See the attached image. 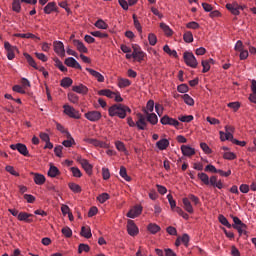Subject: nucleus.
<instances>
[{"instance_id":"obj_62","label":"nucleus","mask_w":256,"mask_h":256,"mask_svg":"<svg viewBox=\"0 0 256 256\" xmlns=\"http://www.w3.org/2000/svg\"><path fill=\"white\" fill-rule=\"evenodd\" d=\"M167 199L169 201L170 207L171 209H175L177 207V203L175 202V200L173 199V195L168 194L167 195Z\"/></svg>"},{"instance_id":"obj_42","label":"nucleus","mask_w":256,"mask_h":256,"mask_svg":"<svg viewBox=\"0 0 256 256\" xmlns=\"http://www.w3.org/2000/svg\"><path fill=\"white\" fill-rule=\"evenodd\" d=\"M185 43H193V33L191 31H186L183 35Z\"/></svg>"},{"instance_id":"obj_10","label":"nucleus","mask_w":256,"mask_h":256,"mask_svg":"<svg viewBox=\"0 0 256 256\" xmlns=\"http://www.w3.org/2000/svg\"><path fill=\"white\" fill-rule=\"evenodd\" d=\"M127 231L128 234L131 235V237H135V235L139 233V228H137V225H135V222L133 220H128Z\"/></svg>"},{"instance_id":"obj_12","label":"nucleus","mask_w":256,"mask_h":256,"mask_svg":"<svg viewBox=\"0 0 256 256\" xmlns=\"http://www.w3.org/2000/svg\"><path fill=\"white\" fill-rule=\"evenodd\" d=\"M65 65H67V67H72L73 69H79L81 71L82 67L81 64H79V62H77V60H75V58L73 57H68L65 59Z\"/></svg>"},{"instance_id":"obj_32","label":"nucleus","mask_w":256,"mask_h":256,"mask_svg":"<svg viewBox=\"0 0 256 256\" xmlns=\"http://www.w3.org/2000/svg\"><path fill=\"white\" fill-rule=\"evenodd\" d=\"M218 221L221 223V225H224V227L231 229V223H229V220H227V218L223 214H220L218 216Z\"/></svg>"},{"instance_id":"obj_22","label":"nucleus","mask_w":256,"mask_h":256,"mask_svg":"<svg viewBox=\"0 0 256 256\" xmlns=\"http://www.w3.org/2000/svg\"><path fill=\"white\" fill-rule=\"evenodd\" d=\"M226 9L232 13V15H239V9H241V6L239 4L234 3V4H227Z\"/></svg>"},{"instance_id":"obj_27","label":"nucleus","mask_w":256,"mask_h":256,"mask_svg":"<svg viewBox=\"0 0 256 256\" xmlns=\"http://www.w3.org/2000/svg\"><path fill=\"white\" fill-rule=\"evenodd\" d=\"M225 139H230V141L232 143H234V145H239L240 147H245V145H247V142L239 141V140L233 138V134H227Z\"/></svg>"},{"instance_id":"obj_30","label":"nucleus","mask_w":256,"mask_h":256,"mask_svg":"<svg viewBox=\"0 0 256 256\" xmlns=\"http://www.w3.org/2000/svg\"><path fill=\"white\" fill-rule=\"evenodd\" d=\"M81 235H82V237H85V239H91V237H92L91 228L83 226L81 228Z\"/></svg>"},{"instance_id":"obj_40","label":"nucleus","mask_w":256,"mask_h":256,"mask_svg":"<svg viewBox=\"0 0 256 256\" xmlns=\"http://www.w3.org/2000/svg\"><path fill=\"white\" fill-rule=\"evenodd\" d=\"M148 231H150V233L155 235V233H159V231H161V227H159V225L157 224H149Z\"/></svg>"},{"instance_id":"obj_18","label":"nucleus","mask_w":256,"mask_h":256,"mask_svg":"<svg viewBox=\"0 0 256 256\" xmlns=\"http://www.w3.org/2000/svg\"><path fill=\"white\" fill-rule=\"evenodd\" d=\"M181 151L185 157H191V156L195 155V149L190 146H187V145H182Z\"/></svg>"},{"instance_id":"obj_61","label":"nucleus","mask_w":256,"mask_h":256,"mask_svg":"<svg viewBox=\"0 0 256 256\" xmlns=\"http://www.w3.org/2000/svg\"><path fill=\"white\" fill-rule=\"evenodd\" d=\"M224 159H228V161H233L237 156L233 152H225L223 154Z\"/></svg>"},{"instance_id":"obj_31","label":"nucleus","mask_w":256,"mask_h":256,"mask_svg":"<svg viewBox=\"0 0 256 256\" xmlns=\"http://www.w3.org/2000/svg\"><path fill=\"white\" fill-rule=\"evenodd\" d=\"M129 85H131V80H129L127 78H120L118 80V87H120V89H123L125 87H129Z\"/></svg>"},{"instance_id":"obj_13","label":"nucleus","mask_w":256,"mask_h":256,"mask_svg":"<svg viewBox=\"0 0 256 256\" xmlns=\"http://www.w3.org/2000/svg\"><path fill=\"white\" fill-rule=\"evenodd\" d=\"M143 212V207L141 206H135L132 208L128 213L127 217L130 219H135V217H139V215Z\"/></svg>"},{"instance_id":"obj_56","label":"nucleus","mask_w":256,"mask_h":256,"mask_svg":"<svg viewBox=\"0 0 256 256\" xmlns=\"http://www.w3.org/2000/svg\"><path fill=\"white\" fill-rule=\"evenodd\" d=\"M202 73H207L211 69V64H209V61L207 60H202Z\"/></svg>"},{"instance_id":"obj_9","label":"nucleus","mask_w":256,"mask_h":256,"mask_svg":"<svg viewBox=\"0 0 256 256\" xmlns=\"http://www.w3.org/2000/svg\"><path fill=\"white\" fill-rule=\"evenodd\" d=\"M137 117H138V120L136 121V127H138L140 131H145L147 127V118L141 113H138Z\"/></svg>"},{"instance_id":"obj_46","label":"nucleus","mask_w":256,"mask_h":256,"mask_svg":"<svg viewBox=\"0 0 256 256\" xmlns=\"http://www.w3.org/2000/svg\"><path fill=\"white\" fill-rule=\"evenodd\" d=\"M83 251L85 253H89V251H91V247H89V245H87V244H80L78 246V253L81 254V253H83Z\"/></svg>"},{"instance_id":"obj_14","label":"nucleus","mask_w":256,"mask_h":256,"mask_svg":"<svg viewBox=\"0 0 256 256\" xmlns=\"http://www.w3.org/2000/svg\"><path fill=\"white\" fill-rule=\"evenodd\" d=\"M144 113L146 114V121H148V123H151V125H157V123H159L157 114L149 113L147 110H144Z\"/></svg>"},{"instance_id":"obj_41","label":"nucleus","mask_w":256,"mask_h":256,"mask_svg":"<svg viewBox=\"0 0 256 256\" xmlns=\"http://www.w3.org/2000/svg\"><path fill=\"white\" fill-rule=\"evenodd\" d=\"M182 98L184 103H186V105H189L190 107L195 105V100H193L191 96H189V94H184Z\"/></svg>"},{"instance_id":"obj_15","label":"nucleus","mask_w":256,"mask_h":256,"mask_svg":"<svg viewBox=\"0 0 256 256\" xmlns=\"http://www.w3.org/2000/svg\"><path fill=\"white\" fill-rule=\"evenodd\" d=\"M72 91H74V93H79V95H87V93H89V88L83 84H79L78 86H73Z\"/></svg>"},{"instance_id":"obj_5","label":"nucleus","mask_w":256,"mask_h":256,"mask_svg":"<svg viewBox=\"0 0 256 256\" xmlns=\"http://www.w3.org/2000/svg\"><path fill=\"white\" fill-rule=\"evenodd\" d=\"M133 59H136L139 63L145 59V52L141 50V47L139 45H133Z\"/></svg>"},{"instance_id":"obj_7","label":"nucleus","mask_w":256,"mask_h":256,"mask_svg":"<svg viewBox=\"0 0 256 256\" xmlns=\"http://www.w3.org/2000/svg\"><path fill=\"white\" fill-rule=\"evenodd\" d=\"M4 48L7 51V58L9 61H13V59H15V51H17V48L9 42H4Z\"/></svg>"},{"instance_id":"obj_28","label":"nucleus","mask_w":256,"mask_h":256,"mask_svg":"<svg viewBox=\"0 0 256 256\" xmlns=\"http://www.w3.org/2000/svg\"><path fill=\"white\" fill-rule=\"evenodd\" d=\"M24 57L27 63L30 65V67H33L34 69H39V67L37 66V63L35 62V59H33L31 55H29L28 53H24Z\"/></svg>"},{"instance_id":"obj_38","label":"nucleus","mask_w":256,"mask_h":256,"mask_svg":"<svg viewBox=\"0 0 256 256\" xmlns=\"http://www.w3.org/2000/svg\"><path fill=\"white\" fill-rule=\"evenodd\" d=\"M132 19L134 21V27L135 29H137V31L139 33L143 32V28L141 27V23L139 22V20L137 19V15L133 14Z\"/></svg>"},{"instance_id":"obj_54","label":"nucleus","mask_w":256,"mask_h":256,"mask_svg":"<svg viewBox=\"0 0 256 256\" xmlns=\"http://www.w3.org/2000/svg\"><path fill=\"white\" fill-rule=\"evenodd\" d=\"M62 234L69 238L73 236V231L71 230V228H69V226H65L64 228H62Z\"/></svg>"},{"instance_id":"obj_4","label":"nucleus","mask_w":256,"mask_h":256,"mask_svg":"<svg viewBox=\"0 0 256 256\" xmlns=\"http://www.w3.org/2000/svg\"><path fill=\"white\" fill-rule=\"evenodd\" d=\"M10 148L13 151H18L21 155L24 157H29V150L27 149V146L25 144L17 143L10 145Z\"/></svg>"},{"instance_id":"obj_58","label":"nucleus","mask_w":256,"mask_h":256,"mask_svg":"<svg viewBox=\"0 0 256 256\" xmlns=\"http://www.w3.org/2000/svg\"><path fill=\"white\" fill-rule=\"evenodd\" d=\"M177 91L178 93H187V91H189V86H187V84H180L177 87Z\"/></svg>"},{"instance_id":"obj_49","label":"nucleus","mask_w":256,"mask_h":256,"mask_svg":"<svg viewBox=\"0 0 256 256\" xmlns=\"http://www.w3.org/2000/svg\"><path fill=\"white\" fill-rule=\"evenodd\" d=\"M153 109H155V102L153 100H149L144 111H147V113H153Z\"/></svg>"},{"instance_id":"obj_37","label":"nucleus","mask_w":256,"mask_h":256,"mask_svg":"<svg viewBox=\"0 0 256 256\" xmlns=\"http://www.w3.org/2000/svg\"><path fill=\"white\" fill-rule=\"evenodd\" d=\"M12 11H15V13L21 12V1L20 0H13Z\"/></svg>"},{"instance_id":"obj_11","label":"nucleus","mask_w":256,"mask_h":256,"mask_svg":"<svg viewBox=\"0 0 256 256\" xmlns=\"http://www.w3.org/2000/svg\"><path fill=\"white\" fill-rule=\"evenodd\" d=\"M54 51L59 55V57H65V45H63V42H54Z\"/></svg>"},{"instance_id":"obj_51","label":"nucleus","mask_w":256,"mask_h":256,"mask_svg":"<svg viewBox=\"0 0 256 256\" xmlns=\"http://www.w3.org/2000/svg\"><path fill=\"white\" fill-rule=\"evenodd\" d=\"M187 199H189V201H192V203H194V205L201 204V200H199V197L195 196L194 194H189Z\"/></svg>"},{"instance_id":"obj_19","label":"nucleus","mask_w":256,"mask_h":256,"mask_svg":"<svg viewBox=\"0 0 256 256\" xmlns=\"http://www.w3.org/2000/svg\"><path fill=\"white\" fill-rule=\"evenodd\" d=\"M80 164L82 165L84 171H86L87 175H91V173H93V166L89 163V161L82 159Z\"/></svg>"},{"instance_id":"obj_8","label":"nucleus","mask_w":256,"mask_h":256,"mask_svg":"<svg viewBox=\"0 0 256 256\" xmlns=\"http://www.w3.org/2000/svg\"><path fill=\"white\" fill-rule=\"evenodd\" d=\"M102 115L99 111H89L85 113V118L88 119V121H91L92 123H95L101 119Z\"/></svg>"},{"instance_id":"obj_47","label":"nucleus","mask_w":256,"mask_h":256,"mask_svg":"<svg viewBox=\"0 0 256 256\" xmlns=\"http://www.w3.org/2000/svg\"><path fill=\"white\" fill-rule=\"evenodd\" d=\"M94 25L97 27V29H107L109 27V25H107V23L101 19L96 21Z\"/></svg>"},{"instance_id":"obj_44","label":"nucleus","mask_w":256,"mask_h":256,"mask_svg":"<svg viewBox=\"0 0 256 256\" xmlns=\"http://www.w3.org/2000/svg\"><path fill=\"white\" fill-rule=\"evenodd\" d=\"M54 62H55L56 67H58V69L60 71H62L63 73H65L67 71V67H65L63 65V62H61V60H59V58L54 59Z\"/></svg>"},{"instance_id":"obj_39","label":"nucleus","mask_w":256,"mask_h":256,"mask_svg":"<svg viewBox=\"0 0 256 256\" xmlns=\"http://www.w3.org/2000/svg\"><path fill=\"white\" fill-rule=\"evenodd\" d=\"M198 179H200V181H202L204 185H209V175H207L206 173H198Z\"/></svg>"},{"instance_id":"obj_33","label":"nucleus","mask_w":256,"mask_h":256,"mask_svg":"<svg viewBox=\"0 0 256 256\" xmlns=\"http://www.w3.org/2000/svg\"><path fill=\"white\" fill-rule=\"evenodd\" d=\"M90 35H92V37H98L99 39H107L109 37L108 33H103L101 31L90 32Z\"/></svg>"},{"instance_id":"obj_17","label":"nucleus","mask_w":256,"mask_h":256,"mask_svg":"<svg viewBox=\"0 0 256 256\" xmlns=\"http://www.w3.org/2000/svg\"><path fill=\"white\" fill-rule=\"evenodd\" d=\"M86 71L92 75V77H95L97 79L98 83H104L105 82V77L101 75V73L91 69V68H86Z\"/></svg>"},{"instance_id":"obj_53","label":"nucleus","mask_w":256,"mask_h":256,"mask_svg":"<svg viewBox=\"0 0 256 256\" xmlns=\"http://www.w3.org/2000/svg\"><path fill=\"white\" fill-rule=\"evenodd\" d=\"M178 119L182 123H191L193 121V115L179 116Z\"/></svg>"},{"instance_id":"obj_24","label":"nucleus","mask_w":256,"mask_h":256,"mask_svg":"<svg viewBox=\"0 0 256 256\" xmlns=\"http://www.w3.org/2000/svg\"><path fill=\"white\" fill-rule=\"evenodd\" d=\"M182 203H183L184 209H185V211H187V213H190V214L194 213L193 205L191 204V201L189 200V198H183Z\"/></svg>"},{"instance_id":"obj_34","label":"nucleus","mask_w":256,"mask_h":256,"mask_svg":"<svg viewBox=\"0 0 256 256\" xmlns=\"http://www.w3.org/2000/svg\"><path fill=\"white\" fill-rule=\"evenodd\" d=\"M160 28L164 31L165 35H167L168 37H171V35H173V30H171V28L167 24L160 23Z\"/></svg>"},{"instance_id":"obj_55","label":"nucleus","mask_w":256,"mask_h":256,"mask_svg":"<svg viewBox=\"0 0 256 256\" xmlns=\"http://www.w3.org/2000/svg\"><path fill=\"white\" fill-rule=\"evenodd\" d=\"M68 100L71 103H78L79 102V96H77V94L75 93H68Z\"/></svg>"},{"instance_id":"obj_64","label":"nucleus","mask_w":256,"mask_h":256,"mask_svg":"<svg viewBox=\"0 0 256 256\" xmlns=\"http://www.w3.org/2000/svg\"><path fill=\"white\" fill-rule=\"evenodd\" d=\"M187 29H199V23L192 21L186 24Z\"/></svg>"},{"instance_id":"obj_29","label":"nucleus","mask_w":256,"mask_h":256,"mask_svg":"<svg viewBox=\"0 0 256 256\" xmlns=\"http://www.w3.org/2000/svg\"><path fill=\"white\" fill-rule=\"evenodd\" d=\"M34 182L36 185H43V183H45V176H43V174L34 173Z\"/></svg>"},{"instance_id":"obj_59","label":"nucleus","mask_w":256,"mask_h":256,"mask_svg":"<svg viewBox=\"0 0 256 256\" xmlns=\"http://www.w3.org/2000/svg\"><path fill=\"white\" fill-rule=\"evenodd\" d=\"M54 153L56 157H62L63 156V146L58 145L54 148Z\"/></svg>"},{"instance_id":"obj_50","label":"nucleus","mask_w":256,"mask_h":256,"mask_svg":"<svg viewBox=\"0 0 256 256\" xmlns=\"http://www.w3.org/2000/svg\"><path fill=\"white\" fill-rule=\"evenodd\" d=\"M163 51L165 53H167L168 55H171L172 57H177V51L176 50H171V48H169V45H165L163 47Z\"/></svg>"},{"instance_id":"obj_60","label":"nucleus","mask_w":256,"mask_h":256,"mask_svg":"<svg viewBox=\"0 0 256 256\" xmlns=\"http://www.w3.org/2000/svg\"><path fill=\"white\" fill-rule=\"evenodd\" d=\"M108 199H109V194L107 193H102L97 197V200L99 201V203H105V201H108Z\"/></svg>"},{"instance_id":"obj_6","label":"nucleus","mask_w":256,"mask_h":256,"mask_svg":"<svg viewBox=\"0 0 256 256\" xmlns=\"http://www.w3.org/2000/svg\"><path fill=\"white\" fill-rule=\"evenodd\" d=\"M85 143H89V145H93L94 147H100L101 149H107L109 144L103 141H99L93 138H84Z\"/></svg>"},{"instance_id":"obj_23","label":"nucleus","mask_w":256,"mask_h":256,"mask_svg":"<svg viewBox=\"0 0 256 256\" xmlns=\"http://www.w3.org/2000/svg\"><path fill=\"white\" fill-rule=\"evenodd\" d=\"M98 95L108 97V99H115V92L110 89H102L98 91Z\"/></svg>"},{"instance_id":"obj_36","label":"nucleus","mask_w":256,"mask_h":256,"mask_svg":"<svg viewBox=\"0 0 256 256\" xmlns=\"http://www.w3.org/2000/svg\"><path fill=\"white\" fill-rule=\"evenodd\" d=\"M120 176L122 177V179H124L125 181H131V177H129V175H127V168H125V166H121L120 167Z\"/></svg>"},{"instance_id":"obj_52","label":"nucleus","mask_w":256,"mask_h":256,"mask_svg":"<svg viewBox=\"0 0 256 256\" xmlns=\"http://www.w3.org/2000/svg\"><path fill=\"white\" fill-rule=\"evenodd\" d=\"M115 145H116V149H118L122 153H126L127 152V148H125V143H123L121 141H116Z\"/></svg>"},{"instance_id":"obj_43","label":"nucleus","mask_w":256,"mask_h":256,"mask_svg":"<svg viewBox=\"0 0 256 256\" xmlns=\"http://www.w3.org/2000/svg\"><path fill=\"white\" fill-rule=\"evenodd\" d=\"M71 85H73V79L69 77L62 79L61 87L67 88V87H71Z\"/></svg>"},{"instance_id":"obj_21","label":"nucleus","mask_w":256,"mask_h":256,"mask_svg":"<svg viewBox=\"0 0 256 256\" xmlns=\"http://www.w3.org/2000/svg\"><path fill=\"white\" fill-rule=\"evenodd\" d=\"M53 11H57V3L55 2H49L45 7H44V13L46 15H51Z\"/></svg>"},{"instance_id":"obj_35","label":"nucleus","mask_w":256,"mask_h":256,"mask_svg":"<svg viewBox=\"0 0 256 256\" xmlns=\"http://www.w3.org/2000/svg\"><path fill=\"white\" fill-rule=\"evenodd\" d=\"M59 168H57L56 166L51 165L48 171V176L49 177H57V175H59Z\"/></svg>"},{"instance_id":"obj_3","label":"nucleus","mask_w":256,"mask_h":256,"mask_svg":"<svg viewBox=\"0 0 256 256\" xmlns=\"http://www.w3.org/2000/svg\"><path fill=\"white\" fill-rule=\"evenodd\" d=\"M63 109H64L65 115H68V117H71L72 119H81V113H79V111H77L72 106L65 104L63 106Z\"/></svg>"},{"instance_id":"obj_20","label":"nucleus","mask_w":256,"mask_h":256,"mask_svg":"<svg viewBox=\"0 0 256 256\" xmlns=\"http://www.w3.org/2000/svg\"><path fill=\"white\" fill-rule=\"evenodd\" d=\"M73 45L79 51V53H87L88 49L85 47V44L80 40H73Z\"/></svg>"},{"instance_id":"obj_45","label":"nucleus","mask_w":256,"mask_h":256,"mask_svg":"<svg viewBox=\"0 0 256 256\" xmlns=\"http://www.w3.org/2000/svg\"><path fill=\"white\" fill-rule=\"evenodd\" d=\"M68 187L73 193H81V186L75 183H69Z\"/></svg>"},{"instance_id":"obj_48","label":"nucleus","mask_w":256,"mask_h":256,"mask_svg":"<svg viewBox=\"0 0 256 256\" xmlns=\"http://www.w3.org/2000/svg\"><path fill=\"white\" fill-rule=\"evenodd\" d=\"M70 171L73 174V177L81 178L83 177V173H81V170L77 167H71Z\"/></svg>"},{"instance_id":"obj_63","label":"nucleus","mask_w":256,"mask_h":256,"mask_svg":"<svg viewBox=\"0 0 256 256\" xmlns=\"http://www.w3.org/2000/svg\"><path fill=\"white\" fill-rule=\"evenodd\" d=\"M228 107L230 109H233L234 111H239V107H241V104H239V102H230L228 103Z\"/></svg>"},{"instance_id":"obj_1","label":"nucleus","mask_w":256,"mask_h":256,"mask_svg":"<svg viewBox=\"0 0 256 256\" xmlns=\"http://www.w3.org/2000/svg\"><path fill=\"white\" fill-rule=\"evenodd\" d=\"M110 117H119V119H125L127 113H131V108L125 104H113L108 109Z\"/></svg>"},{"instance_id":"obj_26","label":"nucleus","mask_w":256,"mask_h":256,"mask_svg":"<svg viewBox=\"0 0 256 256\" xmlns=\"http://www.w3.org/2000/svg\"><path fill=\"white\" fill-rule=\"evenodd\" d=\"M156 146L160 151H165L167 147H169V140L167 139H161L156 143Z\"/></svg>"},{"instance_id":"obj_25","label":"nucleus","mask_w":256,"mask_h":256,"mask_svg":"<svg viewBox=\"0 0 256 256\" xmlns=\"http://www.w3.org/2000/svg\"><path fill=\"white\" fill-rule=\"evenodd\" d=\"M234 229L238 231L239 235H247V224L240 222L239 225L234 226Z\"/></svg>"},{"instance_id":"obj_16","label":"nucleus","mask_w":256,"mask_h":256,"mask_svg":"<svg viewBox=\"0 0 256 256\" xmlns=\"http://www.w3.org/2000/svg\"><path fill=\"white\" fill-rule=\"evenodd\" d=\"M33 214L27 212H20L18 214V221H25V223H33Z\"/></svg>"},{"instance_id":"obj_57","label":"nucleus","mask_w":256,"mask_h":256,"mask_svg":"<svg viewBox=\"0 0 256 256\" xmlns=\"http://www.w3.org/2000/svg\"><path fill=\"white\" fill-rule=\"evenodd\" d=\"M148 41H149L150 45H152V46L157 45V36L155 34H149Z\"/></svg>"},{"instance_id":"obj_2","label":"nucleus","mask_w":256,"mask_h":256,"mask_svg":"<svg viewBox=\"0 0 256 256\" xmlns=\"http://www.w3.org/2000/svg\"><path fill=\"white\" fill-rule=\"evenodd\" d=\"M183 57L188 67H192V69H197V65H199V63L197 62V58H195V55H193L192 52H184Z\"/></svg>"}]
</instances>
